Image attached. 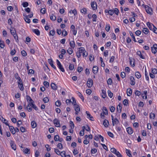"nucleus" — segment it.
<instances>
[{
  "instance_id": "f257e3e1",
  "label": "nucleus",
  "mask_w": 157,
  "mask_h": 157,
  "mask_svg": "<svg viewBox=\"0 0 157 157\" xmlns=\"http://www.w3.org/2000/svg\"><path fill=\"white\" fill-rule=\"evenodd\" d=\"M4 123H5L6 125L9 126L10 130L13 134H14L16 132L14 131L15 128L11 126H10L7 121L5 122H4Z\"/></svg>"
},
{
  "instance_id": "f03ea898",
  "label": "nucleus",
  "mask_w": 157,
  "mask_h": 157,
  "mask_svg": "<svg viewBox=\"0 0 157 157\" xmlns=\"http://www.w3.org/2000/svg\"><path fill=\"white\" fill-rule=\"evenodd\" d=\"M144 7L145 8L146 11L147 13L150 15L152 14V9L151 7H149L147 5H144Z\"/></svg>"
},
{
  "instance_id": "7ed1b4c3",
  "label": "nucleus",
  "mask_w": 157,
  "mask_h": 157,
  "mask_svg": "<svg viewBox=\"0 0 157 157\" xmlns=\"http://www.w3.org/2000/svg\"><path fill=\"white\" fill-rule=\"evenodd\" d=\"M91 5L93 10H95L97 9V5L95 2H91Z\"/></svg>"
},
{
  "instance_id": "20e7f679",
  "label": "nucleus",
  "mask_w": 157,
  "mask_h": 157,
  "mask_svg": "<svg viewBox=\"0 0 157 157\" xmlns=\"http://www.w3.org/2000/svg\"><path fill=\"white\" fill-rule=\"evenodd\" d=\"M54 123L55 124V126L56 127H60L59 121L57 119H55L53 121Z\"/></svg>"
},
{
  "instance_id": "39448f33",
  "label": "nucleus",
  "mask_w": 157,
  "mask_h": 157,
  "mask_svg": "<svg viewBox=\"0 0 157 157\" xmlns=\"http://www.w3.org/2000/svg\"><path fill=\"white\" fill-rule=\"evenodd\" d=\"M87 85L89 88H90L93 85V80L91 79H88L87 82Z\"/></svg>"
},
{
  "instance_id": "423d86ee",
  "label": "nucleus",
  "mask_w": 157,
  "mask_h": 157,
  "mask_svg": "<svg viewBox=\"0 0 157 157\" xmlns=\"http://www.w3.org/2000/svg\"><path fill=\"white\" fill-rule=\"evenodd\" d=\"M48 62L52 67L55 69H56V66L53 64V61L52 59H48Z\"/></svg>"
},
{
  "instance_id": "0eeeda50",
  "label": "nucleus",
  "mask_w": 157,
  "mask_h": 157,
  "mask_svg": "<svg viewBox=\"0 0 157 157\" xmlns=\"http://www.w3.org/2000/svg\"><path fill=\"white\" fill-rule=\"evenodd\" d=\"M126 131L130 135L132 134L133 132V130L131 127H128L127 128Z\"/></svg>"
},
{
  "instance_id": "6e6552de",
  "label": "nucleus",
  "mask_w": 157,
  "mask_h": 157,
  "mask_svg": "<svg viewBox=\"0 0 157 157\" xmlns=\"http://www.w3.org/2000/svg\"><path fill=\"white\" fill-rule=\"evenodd\" d=\"M137 54L142 59H144L145 57L141 54V52L140 51H138L136 52Z\"/></svg>"
},
{
  "instance_id": "1a4fd4ad",
  "label": "nucleus",
  "mask_w": 157,
  "mask_h": 157,
  "mask_svg": "<svg viewBox=\"0 0 157 157\" xmlns=\"http://www.w3.org/2000/svg\"><path fill=\"white\" fill-rule=\"evenodd\" d=\"M130 79L131 81L130 83L131 85L132 86L134 85L135 84V82L134 81L135 79L134 77L132 76H130Z\"/></svg>"
},
{
  "instance_id": "9d476101",
  "label": "nucleus",
  "mask_w": 157,
  "mask_h": 157,
  "mask_svg": "<svg viewBox=\"0 0 157 157\" xmlns=\"http://www.w3.org/2000/svg\"><path fill=\"white\" fill-rule=\"evenodd\" d=\"M10 145L12 148L14 150H15L16 149V145L12 141H10Z\"/></svg>"
},
{
  "instance_id": "9b49d317",
  "label": "nucleus",
  "mask_w": 157,
  "mask_h": 157,
  "mask_svg": "<svg viewBox=\"0 0 157 157\" xmlns=\"http://www.w3.org/2000/svg\"><path fill=\"white\" fill-rule=\"evenodd\" d=\"M112 124L113 126H114L115 124H117L119 123V121L117 118L114 119L113 121H112Z\"/></svg>"
},
{
  "instance_id": "f8f14e48",
  "label": "nucleus",
  "mask_w": 157,
  "mask_h": 157,
  "mask_svg": "<svg viewBox=\"0 0 157 157\" xmlns=\"http://www.w3.org/2000/svg\"><path fill=\"white\" fill-rule=\"evenodd\" d=\"M98 68L96 66H94L93 68V72L94 74H96L98 72Z\"/></svg>"
},
{
  "instance_id": "ddd939ff",
  "label": "nucleus",
  "mask_w": 157,
  "mask_h": 157,
  "mask_svg": "<svg viewBox=\"0 0 157 157\" xmlns=\"http://www.w3.org/2000/svg\"><path fill=\"white\" fill-rule=\"evenodd\" d=\"M103 124L105 127H108L109 124V121L105 119L103 122Z\"/></svg>"
},
{
  "instance_id": "4468645a",
  "label": "nucleus",
  "mask_w": 157,
  "mask_h": 157,
  "mask_svg": "<svg viewBox=\"0 0 157 157\" xmlns=\"http://www.w3.org/2000/svg\"><path fill=\"white\" fill-rule=\"evenodd\" d=\"M10 31L11 34L13 35L16 34L15 29L14 28L11 27L10 29Z\"/></svg>"
},
{
  "instance_id": "2eb2a0df",
  "label": "nucleus",
  "mask_w": 157,
  "mask_h": 157,
  "mask_svg": "<svg viewBox=\"0 0 157 157\" xmlns=\"http://www.w3.org/2000/svg\"><path fill=\"white\" fill-rule=\"evenodd\" d=\"M147 25L149 27L150 30H152V29H153V25H154L152 23L147 22Z\"/></svg>"
},
{
  "instance_id": "dca6fc26",
  "label": "nucleus",
  "mask_w": 157,
  "mask_h": 157,
  "mask_svg": "<svg viewBox=\"0 0 157 157\" xmlns=\"http://www.w3.org/2000/svg\"><path fill=\"white\" fill-rule=\"evenodd\" d=\"M23 152L25 153L28 154H30V150L27 148H25L23 149Z\"/></svg>"
},
{
  "instance_id": "f3484780",
  "label": "nucleus",
  "mask_w": 157,
  "mask_h": 157,
  "mask_svg": "<svg viewBox=\"0 0 157 157\" xmlns=\"http://www.w3.org/2000/svg\"><path fill=\"white\" fill-rule=\"evenodd\" d=\"M24 16L25 17L24 19L25 21L28 23H29L30 22V20L28 18L27 15H24Z\"/></svg>"
},
{
  "instance_id": "a211bd4d",
  "label": "nucleus",
  "mask_w": 157,
  "mask_h": 157,
  "mask_svg": "<svg viewBox=\"0 0 157 157\" xmlns=\"http://www.w3.org/2000/svg\"><path fill=\"white\" fill-rule=\"evenodd\" d=\"M33 31L37 36L40 35V32L37 29H33Z\"/></svg>"
},
{
  "instance_id": "6ab92c4d",
  "label": "nucleus",
  "mask_w": 157,
  "mask_h": 157,
  "mask_svg": "<svg viewBox=\"0 0 157 157\" xmlns=\"http://www.w3.org/2000/svg\"><path fill=\"white\" fill-rule=\"evenodd\" d=\"M132 90L131 88L128 89L127 90V95L130 96L132 94Z\"/></svg>"
},
{
  "instance_id": "aec40b11",
  "label": "nucleus",
  "mask_w": 157,
  "mask_h": 157,
  "mask_svg": "<svg viewBox=\"0 0 157 157\" xmlns=\"http://www.w3.org/2000/svg\"><path fill=\"white\" fill-rule=\"evenodd\" d=\"M31 124L32 128H35L36 126V122L34 121H32L31 123Z\"/></svg>"
},
{
  "instance_id": "412c9836",
  "label": "nucleus",
  "mask_w": 157,
  "mask_h": 157,
  "mask_svg": "<svg viewBox=\"0 0 157 157\" xmlns=\"http://www.w3.org/2000/svg\"><path fill=\"white\" fill-rule=\"evenodd\" d=\"M51 86L54 90H55L57 89V87L54 83H52L51 84Z\"/></svg>"
},
{
  "instance_id": "4be33fe9",
  "label": "nucleus",
  "mask_w": 157,
  "mask_h": 157,
  "mask_svg": "<svg viewBox=\"0 0 157 157\" xmlns=\"http://www.w3.org/2000/svg\"><path fill=\"white\" fill-rule=\"evenodd\" d=\"M5 47V44H4V42L3 41L1 40V39H0V47L2 48H3Z\"/></svg>"
},
{
  "instance_id": "5701e85b",
  "label": "nucleus",
  "mask_w": 157,
  "mask_h": 157,
  "mask_svg": "<svg viewBox=\"0 0 157 157\" xmlns=\"http://www.w3.org/2000/svg\"><path fill=\"white\" fill-rule=\"evenodd\" d=\"M101 91L102 93V97L103 98H105L106 96V91L104 90H102Z\"/></svg>"
},
{
  "instance_id": "b1692460",
  "label": "nucleus",
  "mask_w": 157,
  "mask_h": 157,
  "mask_svg": "<svg viewBox=\"0 0 157 157\" xmlns=\"http://www.w3.org/2000/svg\"><path fill=\"white\" fill-rule=\"evenodd\" d=\"M70 45L71 47L74 48L75 47V42L74 41L70 42Z\"/></svg>"
},
{
  "instance_id": "393cba45",
  "label": "nucleus",
  "mask_w": 157,
  "mask_h": 157,
  "mask_svg": "<svg viewBox=\"0 0 157 157\" xmlns=\"http://www.w3.org/2000/svg\"><path fill=\"white\" fill-rule=\"evenodd\" d=\"M67 52L69 54L71 55L73 52V51L71 48H69L67 50Z\"/></svg>"
},
{
  "instance_id": "a878e982",
  "label": "nucleus",
  "mask_w": 157,
  "mask_h": 157,
  "mask_svg": "<svg viewBox=\"0 0 157 157\" xmlns=\"http://www.w3.org/2000/svg\"><path fill=\"white\" fill-rule=\"evenodd\" d=\"M135 75L137 78H139L141 77V75L139 72H136L135 73Z\"/></svg>"
},
{
  "instance_id": "bb28decb",
  "label": "nucleus",
  "mask_w": 157,
  "mask_h": 157,
  "mask_svg": "<svg viewBox=\"0 0 157 157\" xmlns=\"http://www.w3.org/2000/svg\"><path fill=\"white\" fill-rule=\"evenodd\" d=\"M129 33L130 36H132V38L133 40L134 41L136 42V40L135 37L134 36L133 33L131 31H129Z\"/></svg>"
},
{
  "instance_id": "cd10ccee",
  "label": "nucleus",
  "mask_w": 157,
  "mask_h": 157,
  "mask_svg": "<svg viewBox=\"0 0 157 157\" xmlns=\"http://www.w3.org/2000/svg\"><path fill=\"white\" fill-rule=\"evenodd\" d=\"M56 17L53 14H52L50 16V19L52 21H55L56 20Z\"/></svg>"
},
{
  "instance_id": "c85d7f7f",
  "label": "nucleus",
  "mask_w": 157,
  "mask_h": 157,
  "mask_svg": "<svg viewBox=\"0 0 157 157\" xmlns=\"http://www.w3.org/2000/svg\"><path fill=\"white\" fill-rule=\"evenodd\" d=\"M117 109L118 112L119 113H120L121 111L122 107L120 105V104H119L117 107Z\"/></svg>"
},
{
  "instance_id": "c756f323",
  "label": "nucleus",
  "mask_w": 157,
  "mask_h": 157,
  "mask_svg": "<svg viewBox=\"0 0 157 157\" xmlns=\"http://www.w3.org/2000/svg\"><path fill=\"white\" fill-rule=\"evenodd\" d=\"M126 152L127 155H128L129 157H132V155L130 152V150H129L126 149Z\"/></svg>"
},
{
  "instance_id": "7c9ffc66",
  "label": "nucleus",
  "mask_w": 157,
  "mask_h": 157,
  "mask_svg": "<svg viewBox=\"0 0 157 157\" xmlns=\"http://www.w3.org/2000/svg\"><path fill=\"white\" fill-rule=\"evenodd\" d=\"M148 29L147 28H144L143 30V32L146 34L148 33Z\"/></svg>"
},
{
  "instance_id": "2f4dec72",
  "label": "nucleus",
  "mask_w": 157,
  "mask_h": 157,
  "mask_svg": "<svg viewBox=\"0 0 157 157\" xmlns=\"http://www.w3.org/2000/svg\"><path fill=\"white\" fill-rule=\"evenodd\" d=\"M108 96L110 98H112L113 96V93L111 91L109 90L108 91Z\"/></svg>"
},
{
  "instance_id": "473e14b6",
  "label": "nucleus",
  "mask_w": 157,
  "mask_h": 157,
  "mask_svg": "<svg viewBox=\"0 0 157 157\" xmlns=\"http://www.w3.org/2000/svg\"><path fill=\"white\" fill-rule=\"evenodd\" d=\"M108 12V13L110 15L112 16L114 14L113 10H109V11H107Z\"/></svg>"
},
{
  "instance_id": "72a5a7b5",
  "label": "nucleus",
  "mask_w": 157,
  "mask_h": 157,
  "mask_svg": "<svg viewBox=\"0 0 157 157\" xmlns=\"http://www.w3.org/2000/svg\"><path fill=\"white\" fill-rule=\"evenodd\" d=\"M79 52H80L81 53H83L85 51V49L83 47H81L80 48H79Z\"/></svg>"
},
{
  "instance_id": "f704fd0d",
  "label": "nucleus",
  "mask_w": 157,
  "mask_h": 157,
  "mask_svg": "<svg viewBox=\"0 0 157 157\" xmlns=\"http://www.w3.org/2000/svg\"><path fill=\"white\" fill-rule=\"evenodd\" d=\"M18 86L20 89L21 90H24V87L22 84V83L21 82V84H18Z\"/></svg>"
},
{
  "instance_id": "c9c22d12",
  "label": "nucleus",
  "mask_w": 157,
  "mask_h": 157,
  "mask_svg": "<svg viewBox=\"0 0 157 157\" xmlns=\"http://www.w3.org/2000/svg\"><path fill=\"white\" fill-rule=\"evenodd\" d=\"M150 117L151 119H154L155 117V115L154 113H151L150 115Z\"/></svg>"
},
{
  "instance_id": "e433bc0d",
  "label": "nucleus",
  "mask_w": 157,
  "mask_h": 157,
  "mask_svg": "<svg viewBox=\"0 0 157 157\" xmlns=\"http://www.w3.org/2000/svg\"><path fill=\"white\" fill-rule=\"evenodd\" d=\"M72 101L71 102H72V104L74 105H77V103L76 102V101H75V98H73V97H72Z\"/></svg>"
},
{
  "instance_id": "4c0bfd02",
  "label": "nucleus",
  "mask_w": 157,
  "mask_h": 157,
  "mask_svg": "<svg viewBox=\"0 0 157 157\" xmlns=\"http://www.w3.org/2000/svg\"><path fill=\"white\" fill-rule=\"evenodd\" d=\"M81 13L86 14V9L85 8H83L81 10Z\"/></svg>"
},
{
  "instance_id": "58836bf2",
  "label": "nucleus",
  "mask_w": 157,
  "mask_h": 157,
  "mask_svg": "<svg viewBox=\"0 0 157 157\" xmlns=\"http://www.w3.org/2000/svg\"><path fill=\"white\" fill-rule=\"evenodd\" d=\"M69 69L70 70L72 71L74 68V66L72 64H70L69 65Z\"/></svg>"
},
{
  "instance_id": "ea45409f",
  "label": "nucleus",
  "mask_w": 157,
  "mask_h": 157,
  "mask_svg": "<svg viewBox=\"0 0 157 157\" xmlns=\"http://www.w3.org/2000/svg\"><path fill=\"white\" fill-rule=\"evenodd\" d=\"M123 103L124 105L127 106L128 104V100L127 99H124L123 101Z\"/></svg>"
},
{
  "instance_id": "a19ab883",
  "label": "nucleus",
  "mask_w": 157,
  "mask_h": 157,
  "mask_svg": "<svg viewBox=\"0 0 157 157\" xmlns=\"http://www.w3.org/2000/svg\"><path fill=\"white\" fill-rule=\"evenodd\" d=\"M107 83L108 85H111L112 83V81L111 78H109L108 79Z\"/></svg>"
},
{
  "instance_id": "79ce46f5",
  "label": "nucleus",
  "mask_w": 157,
  "mask_h": 157,
  "mask_svg": "<svg viewBox=\"0 0 157 157\" xmlns=\"http://www.w3.org/2000/svg\"><path fill=\"white\" fill-rule=\"evenodd\" d=\"M92 17L93 18V21H96V18L97 17V16L95 14H94L92 16Z\"/></svg>"
},
{
  "instance_id": "37998d69",
  "label": "nucleus",
  "mask_w": 157,
  "mask_h": 157,
  "mask_svg": "<svg viewBox=\"0 0 157 157\" xmlns=\"http://www.w3.org/2000/svg\"><path fill=\"white\" fill-rule=\"evenodd\" d=\"M100 59L101 63V66L102 67H104L105 66V64L103 62L102 58L101 57H100Z\"/></svg>"
},
{
  "instance_id": "c03bdc74",
  "label": "nucleus",
  "mask_w": 157,
  "mask_h": 157,
  "mask_svg": "<svg viewBox=\"0 0 157 157\" xmlns=\"http://www.w3.org/2000/svg\"><path fill=\"white\" fill-rule=\"evenodd\" d=\"M114 154H116L117 157H122V155H121L120 152L117 151H116L115 153Z\"/></svg>"
},
{
  "instance_id": "a18cd8bd",
  "label": "nucleus",
  "mask_w": 157,
  "mask_h": 157,
  "mask_svg": "<svg viewBox=\"0 0 157 157\" xmlns=\"http://www.w3.org/2000/svg\"><path fill=\"white\" fill-rule=\"evenodd\" d=\"M151 72L154 74H156L157 73V69L155 68L152 69Z\"/></svg>"
},
{
  "instance_id": "49530a36",
  "label": "nucleus",
  "mask_w": 157,
  "mask_h": 157,
  "mask_svg": "<svg viewBox=\"0 0 157 157\" xmlns=\"http://www.w3.org/2000/svg\"><path fill=\"white\" fill-rule=\"evenodd\" d=\"M61 104L60 101H57L55 103V105L57 106H59Z\"/></svg>"
},
{
  "instance_id": "de8ad7c7",
  "label": "nucleus",
  "mask_w": 157,
  "mask_h": 157,
  "mask_svg": "<svg viewBox=\"0 0 157 157\" xmlns=\"http://www.w3.org/2000/svg\"><path fill=\"white\" fill-rule=\"evenodd\" d=\"M114 13L116 14L117 15H118L119 14V10L117 8H115L113 10Z\"/></svg>"
},
{
  "instance_id": "09e8293b",
  "label": "nucleus",
  "mask_w": 157,
  "mask_h": 157,
  "mask_svg": "<svg viewBox=\"0 0 157 157\" xmlns=\"http://www.w3.org/2000/svg\"><path fill=\"white\" fill-rule=\"evenodd\" d=\"M103 110L105 111V112H104L105 113V115H108V111L106 108L105 107H103Z\"/></svg>"
},
{
  "instance_id": "8fccbe9b",
  "label": "nucleus",
  "mask_w": 157,
  "mask_h": 157,
  "mask_svg": "<svg viewBox=\"0 0 157 157\" xmlns=\"http://www.w3.org/2000/svg\"><path fill=\"white\" fill-rule=\"evenodd\" d=\"M145 75L146 79L147 81H149V78L148 76L147 75V72L146 71V69L145 70Z\"/></svg>"
},
{
  "instance_id": "3c124183",
  "label": "nucleus",
  "mask_w": 157,
  "mask_h": 157,
  "mask_svg": "<svg viewBox=\"0 0 157 157\" xmlns=\"http://www.w3.org/2000/svg\"><path fill=\"white\" fill-rule=\"evenodd\" d=\"M153 29H152V31L153 32L155 33H157V29L154 26V25H153Z\"/></svg>"
},
{
  "instance_id": "603ef678",
  "label": "nucleus",
  "mask_w": 157,
  "mask_h": 157,
  "mask_svg": "<svg viewBox=\"0 0 157 157\" xmlns=\"http://www.w3.org/2000/svg\"><path fill=\"white\" fill-rule=\"evenodd\" d=\"M65 152V151H62L60 153V155L62 157H65L66 155Z\"/></svg>"
},
{
  "instance_id": "864d4df0",
  "label": "nucleus",
  "mask_w": 157,
  "mask_h": 157,
  "mask_svg": "<svg viewBox=\"0 0 157 157\" xmlns=\"http://www.w3.org/2000/svg\"><path fill=\"white\" fill-rule=\"evenodd\" d=\"M110 26L109 25H106V27H105V30L107 31V32L109 31L110 29Z\"/></svg>"
},
{
  "instance_id": "5fc2aeb1",
  "label": "nucleus",
  "mask_w": 157,
  "mask_h": 157,
  "mask_svg": "<svg viewBox=\"0 0 157 157\" xmlns=\"http://www.w3.org/2000/svg\"><path fill=\"white\" fill-rule=\"evenodd\" d=\"M54 151L58 155H60V152L58 149L56 148L54 149Z\"/></svg>"
},
{
  "instance_id": "6e6d98bb",
  "label": "nucleus",
  "mask_w": 157,
  "mask_h": 157,
  "mask_svg": "<svg viewBox=\"0 0 157 157\" xmlns=\"http://www.w3.org/2000/svg\"><path fill=\"white\" fill-rule=\"evenodd\" d=\"M70 125L71 129H73L74 128V125L73 122L72 121H70Z\"/></svg>"
},
{
  "instance_id": "4d7b16f0",
  "label": "nucleus",
  "mask_w": 157,
  "mask_h": 157,
  "mask_svg": "<svg viewBox=\"0 0 157 157\" xmlns=\"http://www.w3.org/2000/svg\"><path fill=\"white\" fill-rule=\"evenodd\" d=\"M46 10L45 8H43L41 9L40 13L42 14H44L45 13Z\"/></svg>"
},
{
  "instance_id": "13d9d810",
  "label": "nucleus",
  "mask_w": 157,
  "mask_h": 157,
  "mask_svg": "<svg viewBox=\"0 0 157 157\" xmlns=\"http://www.w3.org/2000/svg\"><path fill=\"white\" fill-rule=\"evenodd\" d=\"M59 137L58 135H56L54 136V140L55 141H59Z\"/></svg>"
},
{
  "instance_id": "bf43d9fd",
  "label": "nucleus",
  "mask_w": 157,
  "mask_h": 157,
  "mask_svg": "<svg viewBox=\"0 0 157 157\" xmlns=\"http://www.w3.org/2000/svg\"><path fill=\"white\" fill-rule=\"evenodd\" d=\"M20 130L21 131V132H25L26 131V129L25 128L23 127H20Z\"/></svg>"
},
{
  "instance_id": "052dcab7",
  "label": "nucleus",
  "mask_w": 157,
  "mask_h": 157,
  "mask_svg": "<svg viewBox=\"0 0 157 157\" xmlns=\"http://www.w3.org/2000/svg\"><path fill=\"white\" fill-rule=\"evenodd\" d=\"M43 101L45 103H46L48 102L49 99L47 97H45L43 98Z\"/></svg>"
},
{
  "instance_id": "680f3d73",
  "label": "nucleus",
  "mask_w": 157,
  "mask_h": 157,
  "mask_svg": "<svg viewBox=\"0 0 157 157\" xmlns=\"http://www.w3.org/2000/svg\"><path fill=\"white\" fill-rule=\"evenodd\" d=\"M108 135L110 137L113 138L114 137V135L113 133H111L110 132H107Z\"/></svg>"
},
{
  "instance_id": "e2e57ef3",
  "label": "nucleus",
  "mask_w": 157,
  "mask_h": 157,
  "mask_svg": "<svg viewBox=\"0 0 157 157\" xmlns=\"http://www.w3.org/2000/svg\"><path fill=\"white\" fill-rule=\"evenodd\" d=\"M135 94L136 96H139L140 95L141 93L140 91L136 90L135 92Z\"/></svg>"
},
{
  "instance_id": "0e129e2a",
  "label": "nucleus",
  "mask_w": 157,
  "mask_h": 157,
  "mask_svg": "<svg viewBox=\"0 0 157 157\" xmlns=\"http://www.w3.org/2000/svg\"><path fill=\"white\" fill-rule=\"evenodd\" d=\"M57 147L58 148H59L60 149H63L62 145L60 143H59L58 144V145H57Z\"/></svg>"
},
{
  "instance_id": "69168bd1",
  "label": "nucleus",
  "mask_w": 157,
  "mask_h": 157,
  "mask_svg": "<svg viewBox=\"0 0 157 157\" xmlns=\"http://www.w3.org/2000/svg\"><path fill=\"white\" fill-rule=\"evenodd\" d=\"M58 67L62 72H64L65 71L62 65H60V67L59 66Z\"/></svg>"
},
{
  "instance_id": "338daca9",
  "label": "nucleus",
  "mask_w": 157,
  "mask_h": 157,
  "mask_svg": "<svg viewBox=\"0 0 157 157\" xmlns=\"http://www.w3.org/2000/svg\"><path fill=\"white\" fill-rule=\"evenodd\" d=\"M16 51L15 49H13L10 52V54L12 55H14L16 53Z\"/></svg>"
},
{
  "instance_id": "774afa93",
  "label": "nucleus",
  "mask_w": 157,
  "mask_h": 157,
  "mask_svg": "<svg viewBox=\"0 0 157 157\" xmlns=\"http://www.w3.org/2000/svg\"><path fill=\"white\" fill-rule=\"evenodd\" d=\"M121 76L122 78H124L125 76V73L124 72H121Z\"/></svg>"
}]
</instances>
